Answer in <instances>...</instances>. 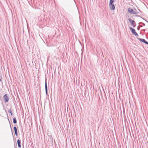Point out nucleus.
Masks as SVG:
<instances>
[{
	"instance_id": "f257e3e1",
	"label": "nucleus",
	"mask_w": 148,
	"mask_h": 148,
	"mask_svg": "<svg viewBox=\"0 0 148 148\" xmlns=\"http://www.w3.org/2000/svg\"><path fill=\"white\" fill-rule=\"evenodd\" d=\"M130 29L131 30L132 32V33L135 36H137L138 35L137 33L136 32L135 30V29L132 28H130Z\"/></svg>"
},
{
	"instance_id": "f03ea898",
	"label": "nucleus",
	"mask_w": 148,
	"mask_h": 148,
	"mask_svg": "<svg viewBox=\"0 0 148 148\" xmlns=\"http://www.w3.org/2000/svg\"><path fill=\"white\" fill-rule=\"evenodd\" d=\"M5 101V102H7L9 100V98L7 95V94H5V95L3 97Z\"/></svg>"
},
{
	"instance_id": "7ed1b4c3",
	"label": "nucleus",
	"mask_w": 148,
	"mask_h": 148,
	"mask_svg": "<svg viewBox=\"0 0 148 148\" xmlns=\"http://www.w3.org/2000/svg\"><path fill=\"white\" fill-rule=\"evenodd\" d=\"M109 6L111 10H114L115 9V7L113 4H109Z\"/></svg>"
},
{
	"instance_id": "20e7f679",
	"label": "nucleus",
	"mask_w": 148,
	"mask_h": 148,
	"mask_svg": "<svg viewBox=\"0 0 148 148\" xmlns=\"http://www.w3.org/2000/svg\"><path fill=\"white\" fill-rule=\"evenodd\" d=\"M138 40L140 41L143 42H144L146 44L148 45V42H147V41H145V40L144 39L138 38Z\"/></svg>"
},
{
	"instance_id": "39448f33",
	"label": "nucleus",
	"mask_w": 148,
	"mask_h": 148,
	"mask_svg": "<svg viewBox=\"0 0 148 148\" xmlns=\"http://www.w3.org/2000/svg\"><path fill=\"white\" fill-rule=\"evenodd\" d=\"M17 144L18 146V147L19 148H21V142L20 140H17Z\"/></svg>"
},
{
	"instance_id": "423d86ee",
	"label": "nucleus",
	"mask_w": 148,
	"mask_h": 148,
	"mask_svg": "<svg viewBox=\"0 0 148 148\" xmlns=\"http://www.w3.org/2000/svg\"><path fill=\"white\" fill-rule=\"evenodd\" d=\"M128 11L130 13H133L134 10L132 9L129 8L128 9Z\"/></svg>"
},
{
	"instance_id": "0eeeda50",
	"label": "nucleus",
	"mask_w": 148,
	"mask_h": 148,
	"mask_svg": "<svg viewBox=\"0 0 148 148\" xmlns=\"http://www.w3.org/2000/svg\"><path fill=\"white\" fill-rule=\"evenodd\" d=\"M14 129L15 132V134L16 136H17V130L16 127H14Z\"/></svg>"
},
{
	"instance_id": "6e6552de",
	"label": "nucleus",
	"mask_w": 148,
	"mask_h": 148,
	"mask_svg": "<svg viewBox=\"0 0 148 148\" xmlns=\"http://www.w3.org/2000/svg\"><path fill=\"white\" fill-rule=\"evenodd\" d=\"M129 21L131 23V24L132 25H133V23L134 22V21L131 20V19H129Z\"/></svg>"
},
{
	"instance_id": "1a4fd4ad",
	"label": "nucleus",
	"mask_w": 148,
	"mask_h": 148,
	"mask_svg": "<svg viewBox=\"0 0 148 148\" xmlns=\"http://www.w3.org/2000/svg\"><path fill=\"white\" fill-rule=\"evenodd\" d=\"M13 122L14 123H16L17 122L16 120V119L15 118H14L13 119Z\"/></svg>"
},
{
	"instance_id": "9d476101",
	"label": "nucleus",
	"mask_w": 148,
	"mask_h": 148,
	"mask_svg": "<svg viewBox=\"0 0 148 148\" xmlns=\"http://www.w3.org/2000/svg\"><path fill=\"white\" fill-rule=\"evenodd\" d=\"M114 0H110L109 4H113Z\"/></svg>"
},
{
	"instance_id": "9b49d317",
	"label": "nucleus",
	"mask_w": 148,
	"mask_h": 148,
	"mask_svg": "<svg viewBox=\"0 0 148 148\" xmlns=\"http://www.w3.org/2000/svg\"><path fill=\"white\" fill-rule=\"evenodd\" d=\"M45 90H46V91L47 93V87L46 85V86H45Z\"/></svg>"
}]
</instances>
